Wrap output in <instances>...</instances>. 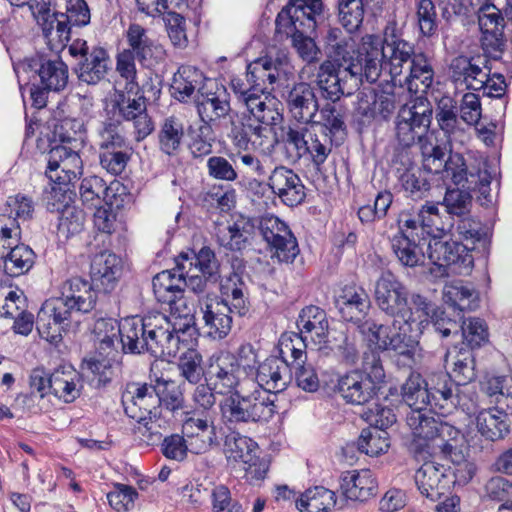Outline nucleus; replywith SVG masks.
<instances>
[{
  "instance_id": "4468645a",
  "label": "nucleus",
  "mask_w": 512,
  "mask_h": 512,
  "mask_svg": "<svg viewBox=\"0 0 512 512\" xmlns=\"http://www.w3.org/2000/svg\"><path fill=\"white\" fill-rule=\"evenodd\" d=\"M259 230L267 243L271 258L281 263H292L300 249L298 242L288 225L274 215L262 217Z\"/></svg>"
},
{
  "instance_id": "f3484780",
  "label": "nucleus",
  "mask_w": 512,
  "mask_h": 512,
  "mask_svg": "<svg viewBox=\"0 0 512 512\" xmlns=\"http://www.w3.org/2000/svg\"><path fill=\"white\" fill-rule=\"evenodd\" d=\"M125 413L136 422L160 418L159 397L155 384L130 383L122 394Z\"/></svg>"
},
{
  "instance_id": "5701e85b",
  "label": "nucleus",
  "mask_w": 512,
  "mask_h": 512,
  "mask_svg": "<svg viewBox=\"0 0 512 512\" xmlns=\"http://www.w3.org/2000/svg\"><path fill=\"white\" fill-rule=\"evenodd\" d=\"M288 65L287 52L272 48L265 56L248 64V77L255 84L257 90H267V85L275 84Z\"/></svg>"
},
{
  "instance_id": "9d476101",
  "label": "nucleus",
  "mask_w": 512,
  "mask_h": 512,
  "mask_svg": "<svg viewBox=\"0 0 512 512\" xmlns=\"http://www.w3.org/2000/svg\"><path fill=\"white\" fill-rule=\"evenodd\" d=\"M220 408L230 423L267 422L276 412L274 400L260 389L248 394L235 391L221 403Z\"/></svg>"
},
{
  "instance_id": "c03bdc74",
  "label": "nucleus",
  "mask_w": 512,
  "mask_h": 512,
  "mask_svg": "<svg viewBox=\"0 0 512 512\" xmlns=\"http://www.w3.org/2000/svg\"><path fill=\"white\" fill-rule=\"evenodd\" d=\"M457 385L447 376H439L435 379H431L429 384V398L430 409L440 410L442 414L450 413L453 408L459 403L458 396L455 393Z\"/></svg>"
},
{
  "instance_id": "2f4dec72",
  "label": "nucleus",
  "mask_w": 512,
  "mask_h": 512,
  "mask_svg": "<svg viewBox=\"0 0 512 512\" xmlns=\"http://www.w3.org/2000/svg\"><path fill=\"white\" fill-rule=\"evenodd\" d=\"M486 61L481 57L460 56L451 63V77L457 85H465L469 90H481L487 81Z\"/></svg>"
},
{
  "instance_id": "a19ab883",
  "label": "nucleus",
  "mask_w": 512,
  "mask_h": 512,
  "mask_svg": "<svg viewBox=\"0 0 512 512\" xmlns=\"http://www.w3.org/2000/svg\"><path fill=\"white\" fill-rule=\"evenodd\" d=\"M419 149L423 169L433 174H439L443 170L449 153H452L449 139H439L434 131L422 140Z\"/></svg>"
},
{
  "instance_id": "2eb2a0df",
  "label": "nucleus",
  "mask_w": 512,
  "mask_h": 512,
  "mask_svg": "<svg viewBox=\"0 0 512 512\" xmlns=\"http://www.w3.org/2000/svg\"><path fill=\"white\" fill-rule=\"evenodd\" d=\"M469 247L458 241H443L430 239L428 242V259L430 262L443 268L450 269L455 274H467L472 269L474 258Z\"/></svg>"
},
{
  "instance_id": "20e7f679",
  "label": "nucleus",
  "mask_w": 512,
  "mask_h": 512,
  "mask_svg": "<svg viewBox=\"0 0 512 512\" xmlns=\"http://www.w3.org/2000/svg\"><path fill=\"white\" fill-rule=\"evenodd\" d=\"M322 10V0H290L275 21L276 31L291 37L299 56L308 63L316 60L319 52L311 34Z\"/></svg>"
},
{
  "instance_id": "0e129e2a",
  "label": "nucleus",
  "mask_w": 512,
  "mask_h": 512,
  "mask_svg": "<svg viewBox=\"0 0 512 512\" xmlns=\"http://www.w3.org/2000/svg\"><path fill=\"white\" fill-rule=\"evenodd\" d=\"M458 106L456 101L449 97H441L436 106L435 118L438 126L446 137H450L459 129Z\"/></svg>"
},
{
  "instance_id": "473e14b6",
  "label": "nucleus",
  "mask_w": 512,
  "mask_h": 512,
  "mask_svg": "<svg viewBox=\"0 0 512 512\" xmlns=\"http://www.w3.org/2000/svg\"><path fill=\"white\" fill-rule=\"evenodd\" d=\"M31 67L38 74L40 84L53 92L65 89L68 84V66L59 56L37 55Z\"/></svg>"
},
{
  "instance_id": "c756f323",
  "label": "nucleus",
  "mask_w": 512,
  "mask_h": 512,
  "mask_svg": "<svg viewBox=\"0 0 512 512\" xmlns=\"http://www.w3.org/2000/svg\"><path fill=\"white\" fill-rule=\"evenodd\" d=\"M433 411L426 407L406 413V423L415 438L420 454L427 452L429 444L440 434L441 426L447 424L441 422L438 417H435Z\"/></svg>"
},
{
  "instance_id": "423d86ee",
  "label": "nucleus",
  "mask_w": 512,
  "mask_h": 512,
  "mask_svg": "<svg viewBox=\"0 0 512 512\" xmlns=\"http://www.w3.org/2000/svg\"><path fill=\"white\" fill-rule=\"evenodd\" d=\"M282 142L287 158L298 161L308 157L317 167L321 166L332 151V139L318 124H289L282 128Z\"/></svg>"
},
{
  "instance_id": "09e8293b",
  "label": "nucleus",
  "mask_w": 512,
  "mask_h": 512,
  "mask_svg": "<svg viewBox=\"0 0 512 512\" xmlns=\"http://www.w3.org/2000/svg\"><path fill=\"white\" fill-rule=\"evenodd\" d=\"M79 190L82 202L89 207H98L102 204L113 205L114 194L112 188L101 177L90 176L84 178Z\"/></svg>"
},
{
  "instance_id": "393cba45",
  "label": "nucleus",
  "mask_w": 512,
  "mask_h": 512,
  "mask_svg": "<svg viewBox=\"0 0 512 512\" xmlns=\"http://www.w3.org/2000/svg\"><path fill=\"white\" fill-rule=\"evenodd\" d=\"M267 184L273 194L289 207L301 204L306 198V189L299 175L286 166L275 167Z\"/></svg>"
},
{
  "instance_id": "7ed1b4c3",
  "label": "nucleus",
  "mask_w": 512,
  "mask_h": 512,
  "mask_svg": "<svg viewBox=\"0 0 512 512\" xmlns=\"http://www.w3.org/2000/svg\"><path fill=\"white\" fill-rule=\"evenodd\" d=\"M173 319L172 322L160 312L125 318L124 335L129 339V352H148L156 358L176 357L186 346L184 336H192L195 331V318L191 311H186Z\"/></svg>"
},
{
  "instance_id": "a878e982",
  "label": "nucleus",
  "mask_w": 512,
  "mask_h": 512,
  "mask_svg": "<svg viewBox=\"0 0 512 512\" xmlns=\"http://www.w3.org/2000/svg\"><path fill=\"white\" fill-rule=\"evenodd\" d=\"M284 100L290 116L296 124L314 123L319 110V103L314 88L305 82L297 83L290 88Z\"/></svg>"
},
{
  "instance_id": "9b49d317",
  "label": "nucleus",
  "mask_w": 512,
  "mask_h": 512,
  "mask_svg": "<svg viewBox=\"0 0 512 512\" xmlns=\"http://www.w3.org/2000/svg\"><path fill=\"white\" fill-rule=\"evenodd\" d=\"M442 178H449L456 186L467 190H478L480 195L487 201L490 199V184L495 169L485 158H481L478 166H469L463 155L460 153H449L444 163L443 170L440 171Z\"/></svg>"
},
{
  "instance_id": "ddd939ff",
  "label": "nucleus",
  "mask_w": 512,
  "mask_h": 512,
  "mask_svg": "<svg viewBox=\"0 0 512 512\" xmlns=\"http://www.w3.org/2000/svg\"><path fill=\"white\" fill-rule=\"evenodd\" d=\"M69 54L76 60L74 71L80 81L90 85L105 78L109 69V54L100 47H89L83 39H75L68 48Z\"/></svg>"
},
{
  "instance_id": "f704fd0d",
  "label": "nucleus",
  "mask_w": 512,
  "mask_h": 512,
  "mask_svg": "<svg viewBox=\"0 0 512 512\" xmlns=\"http://www.w3.org/2000/svg\"><path fill=\"white\" fill-rule=\"evenodd\" d=\"M339 313L345 321L358 325L364 324L370 308L371 300L368 293L361 287L347 286L337 299Z\"/></svg>"
},
{
  "instance_id": "69168bd1",
  "label": "nucleus",
  "mask_w": 512,
  "mask_h": 512,
  "mask_svg": "<svg viewBox=\"0 0 512 512\" xmlns=\"http://www.w3.org/2000/svg\"><path fill=\"white\" fill-rule=\"evenodd\" d=\"M422 223V236H432V239H440L441 234L450 231L454 227L452 222H444L435 204L423 205L420 209Z\"/></svg>"
},
{
  "instance_id": "37998d69",
  "label": "nucleus",
  "mask_w": 512,
  "mask_h": 512,
  "mask_svg": "<svg viewBox=\"0 0 512 512\" xmlns=\"http://www.w3.org/2000/svg\"><path fill=\"white\" fill-rule=\"evenodd\" d=\"M445 366L451 364V374L458 385H465L473 381L475 373V356L471 349L460 346L452 351L447 350L444 355Z\"/></svg>"
},
{
  "instance_id": "1a4fd4ad",
  "label": "nucleus",
  "mask_w": 512,
  "mask_h": 512,
  "mask_svg": "<svg viewBox=\"0 0 512 512\" xmlns=\"http://www.w3.org/2000/svg\"><path fill=\"white\" fill-rule=\"evenodd\" d=\"M279 356H271L260 363L256 369L255 380L258 389L267 393H280L292 381L291 357L301 360V348L292 344L289 337H281L278 344Z\"/></svg>"
},
{
  "instance_id": "ea45409f",
  "label": "nucleus",
  "mask_w": 512,
  "mask_h": 512,
  "mask_svg": "<svg viewBox=\"0 0 512 512\" xmlns=\"http://www.w3.org/2000/svg\"><path fill=\"white\" fill-rule=\"evenodd\" d=\"M238 103L244 106L250 116L261 124L276 125L282 119V115L275 107L274 99L265 94V90H252Z\"/></svg>"
},
{
  "instance_id": "4c0bfd02",
  "label": "nucleus",
  "mask_w": 512,
  "mask_h": 512,
  "mask_svg": "<svg viewBox=\"0 0 512 512\" xmlns=\"http://www.w3.org/2000/svg\"><path fill=\"white\" fill-rule=\"evenodd\" d=\"M124 334V319L118 323L113 318H100L93 327L94 344L100 354L109 355L119 343L125 352H129V339Z\"/></svg>"
},
{
  "instance_id": "58836bf2",
  "label": "nucleus",
  "mask_w": 512,
  "mask_h": 512,
  "mask_svg": "<svg viewBox=\"0 0 512 512\" xmlns=\"http://www.w3.org/2000/svg\"><path fill=\"white\" fill-rule=\"evenodd\" d=\"M391 247L399 263L404 267L415 268L424 264L426 259L425 248L428 250L426 236L413 238L403 235H393Z\"/></svg>"
},
{
  "instance_id": "bf43d9fd",
  "label": "nucleus",
  "mask_w": 512,
  "mask_h": 512,
  "mask_svg": "<svg viewBox=\"0 0 512 512\" xmlns=\"http://www.w3.org/2000/svg\"><path fill=\"white\" fill-rule=\"evenodd\" d=\"M218 243L232 251H240L246 247L250 237L249 226L244 222L219 226L216 233Z\"/></svg>"
},
{
  "instance_id": "bb28decb",
  "label": "nucleus",
  "mask_w": 512,
  "mask_h": 512,
  "mask_svg": "<svg viewBox=\"0 0 512 512\" xmlns=\"http://www.w3.org/2000/svg\"><path fill=\"white\" fill-rule=\"evenodd\" d=\"M71 320L61 302L48 299L38 312L36 328L41 338L56 344L62 339L64 327L68 326Z\"/></svg>"
},
{
  "instance_id": "7c9ffc66",
  "label": "nucleus",
  "mask_w": 512,
  "mask_h": 512,
  "mask_svg": "<svg viewBox=\"0 0 512 512\" xmlns=\"http://www.w3.org/2000/svg\"><path fill=\"white\" fill-rule=\"evenodd\" d=\"M240 365L237 358L229 352L213 356L209 374L213 389L219 394L230 393L239 384Z\"/></svg>"
},
{
  "instance_id": "8fccbe9b",
  "label": "nucleus",
  "mask_w": 512,
  "mask_h": 512,
  "mask_svg": "<svg viewBox=\"0 0 512 512\" xmlns=\"http://www.w3.org/2000/svg\"><path fill=\"white\" fill-rule=\"evenodd\" d=\"M402 398L408 405L409 411L419 410L428 407L429 383L421 374L412 372L402 385Z\"/></svg>"
},
{
  "instance_id": "6ab92c4d",
  "label": "nucleus",
  "mask_w": 512,
  "mask_h": 512,
  "mask_svg": "<svg viewBox=\"0 0 512 512\" xmlns=\"http://www.w3.org/2000/svg\"><path fill=\"white\" fill-rule=\"evenodd\" d=\"M93 282L81 277L67 279L61 286V297L51 298L59 301L67 309V315L91 312L97 302V291Z\"/></svg>"
},
{
  "instance_id": "e433bc0d",
  "label": "nucleus",
  "mask_w": 512,
  "mask_h": 512,
  "mask_svg": "<svg viewBox=\"0 0 512 512\" xmlns=\"http://www.w3.org/2000/svg\"><path fill=\"white\" fill-rule=\"evenodd\" d=\"M175 263L176 269L202 273L211 282H218L221 277L218 260L209 247H202L198 253L192 250L181 252Z\"/></svg>"
},
{
  "instance_id": "603ef678",
  "label": "nucleus",
  "mask_w": 512,
  "mask_h": 512,
  "mask_svg": "<svg viewBox=\"0 0 512 512\" xmlns=\"http://www.w3.org/2000/svg\"><path fill=\"white\" fill-rule=\"evenodd\" d=\"M506 418L507 415L502 412L483 410L476 417V426L487 440L497 441L503 439L509 432Z\"/></svg>"
},
{
  "instance_id": "052dcab7",
  "label": "nucleus",
  "mask_w": 512,
  "mask_h": 512,
  "mask_svg": "<svg viewBox=\"0 0 512 512\" xmlns=\"http://www.w3.org/2000/svg\"><path fill=\"white\" fill-rule=\"evenodd\" d=\"M369 0H338V17L348 33L359 30Z\"/></svg>"
},
{
  "instance_id": "e2e57ef3",
  "label": "nucleus",
  "mask_w": 512,
  "mask_h": 512,
  "mask_svg": "<svg viewBox=\"0 0 512 512\" xmlns=\"http://www.w3.org/2000/svg\"><path fill=\"white\" fill-rule=\"evenodd\" d=\"M390 446L388 432L384 429L368 427L362 430L358 441V450L369 456H378Z\"/></svg>"
},
{
  "instance_id": "f8f14e48",
  "label": "nucleus",
  "mask_w": 512,
  "mask_h": 512,
  "mask_svg": "<svg viewBox=\"0 0 512 512\" xmlns=\"http://www.w3.org/2000/svg\"><path fill=\"white\" fill-rule=\"evenodd\" d=\"M361 64H337L325 60L317 73V86L324 98L336 102L343 95H351L365 80Z\"/></svg>"
},
{
  "instance_id": "aec40b11",
  "label": "nucleus",
  "mask_w": 512,
  "mask_h": 512,
  "mask_svg": "<svg viewBox=\"0 0 512 512\" xmlns=\"http://www.w3.org/2000/svg\"><path fill=\"white\" fill-rule=\"evenodd\" d=\"M46 176L51 182L69 185L82 174V160L79 154L65 145H57L47 154Z\"/></svg>"
},
{
  "instance_id": "de8ad7c7",
  "label": "nucleus",
  "mask_w": 512,
  "mask_h": 512,
  "mask_svg": "<svg viewBox=\"0 0 512 512\" xmlns=\"http://www.w3.org/2000/svg\"><path fill=\"white\" fill-rule=\"evenodd\" d=\"M336 505L335 492L323 486L307 489L296 500V508L300 512H327Z\"/></svg>"
},
{
  "instance_id": "a211bd4d",
  "label": "nucleus",
  "mask_w": 512,
  "mask_h": 512,
  "mask_svg": "<svg viewBox=\"0 0 512 512\" xmlns=\"http://www.w3.org/2000/svg\"><path fill=\"white\" fill-rule=\"evenodd\" d=\"M478 23L482 32V48L488 57L501 58L505 46L504 17L492 3H485L478 9Z\"/></svg>"
},
{
  "instance_id": "6e6d98bb",
  "label": "nucleus",
  "mask_w": 512,
  "mask_h": 512,
  "mask_svg": "<svg viewBox=\"0 0 512 512\" xmlns=\"http://www.w3.org/2000/svg\"><path fill=\"white\" fill-rule=\"evenodd\" d=\"M35 257L34 251L29 246L15 245L6 256H2L5 272L12 277L23 275L33 267Z\"/></svg>"
},
{
  "instance_id": "774afa93",
  "label": "nucleus",
  "mask_w": 512,
  "mask_h": 512,
  "mask_svg": "<svg viewBox=\"0 0 512 512\" xmlns=\"http://www.w3.org/2000/svg\"><path fill=\"white\" fill-rule=\"evenodd\" d=\"M186 345H188L186 343ZM179 356L178 369L180 375L191 384H197L204 376V369L202 366V355L196 349L184 347Z\"/></svg>"
},
{
  "instance_id": "5fc2aeb1",
  "label": "nucleus",
  "mask_w": 512,
  "mask_h": 512,
  "mask_svg": "<svg viewBox=\"0 0 512 512\" xmlns=\"http://www.w3.org/2000/svg\"><path fill=\"white\" fill-rule=\"evenodd\" d=\"M443 300L454 310L463 312L477 307L478 294L474 289L461 282H453L444 286Z\"/></svg>"
},
{
  "instance_id": "b1692460",
  "label": "nucleus",
  "mask_w": 512,
  "mask_h": 512,
  "mask_svg": "<svg viewBox=\"0 0 512 512\" xmlns=\"http://www.w3.org/2000/svg\"><path fill=\"white\" fill-rule=\"evenodd\" d=\"M200 304L206 333L213 339L225 338L232 327V314H237L234 307L217 296H207Z\"/></svg>"
},
{
  "instance_id": "f03ea898",
  "label": "nucleus",
  "mask_w": 512,
  "mask_h": 512,
  "mask_svg": "<svg viewBox=\"0 0 512 512\" xmlns=\"http://www.w3.org/2000/svg\"><path fill=\"white\" fill-rule=\"evenodd\" d=\"M365 81L375 83L382 70L391 76L394 85L405 86L412 94L426 93L434 80L431 59L423 52H416L414 44L400 41L390 46H381L376 35L364 36Z\"/></svg>"
},
{
  "instance_id": "dca6fc26",
  "label": "nucleus",
  "mask_w": 512,
  "mask_h": 512,
  "mask_svg": "<svg viewBox=\"0 0 512 512\" xmlns=\"http://www.w3.org/2000/svg\"><path fill=\"white\" fill-rule=\"evenodd\" d=\"M125 90L116 94L114 108L124 120L133 122L136 139L141 141L151 134L154 124L147 114L146 99L139 85L137 84V88L130 89L126 81Z\"/></svg>"
},
{
  "instance_id": "13d9d810",
  "label": "nucleus",
  "mask_w": 512,
  "mask_h": 512,
  "mask_svg": "<svg viewBox=\"0 0 512 512\" xmlns=\"http://www.w3.org/2000/svg\"><path fill=\"white\" fill-rule=\"evenodd\" d=\"M364 47V36L362 37L361 44L354 52V41L352 37L346 36L340 42L331 44L328 48L329 60L336 62L337 64H361V68H364V59L366 52ZM364 71V69H362Z\"/></svg>"
},
{
  "instance_id": "72a5a7b5",
  "label": "nucleus",
  "mask_w": 512,
  "mask_h": 512,
  "mask_svg": "<svg viewBox=\"0 0 512 512\" xmlns=\"http://www.w3.org/2000/svg\"><path fill=\"white\" fill-rule=\"evenodd\" d=\"M340 489L347 499L365 502L377 495L378 483L371 470H352L342 473Z\"/></svg>"
},
{
  "instance_id": "680f3d73",
  "label": "nucleus",
  "mask_w": 512,
  "mask_h": 512,
  "mask_svg": "<svg viewBox=\"0 0 512 512\" xmlns=\"http://www.w3.org/2000/svg\"><path fill=\"white\" fill-rule=\"evenodd\" d=\"M406 165L407 167L399 175L401 186L412 199H422L430 190V183L422 171L412 165L409 158Z\"/></svg>"
},
{
  "instance_id": "864d4df0",
  "label": "nucleus",
  "mask_w": 512,
  "mask_h": 512,
  "mask_svg": "<svg viewBox=\"0 0 512 512\" xmlns=\"http://www.w3.org/2000/svg\"><path fill=\"white\" fill-rule=\"evenodd\" d=\"M395 110L394 96L385 92L365 94L359 100L358 111L367 118L387 119Z\"/></svg>"
},
{
  "instance_id": "a18cd8bd",
  "label": "nucleus",
  "mask_w": 512,
  "mask_h": 512,
  "mask_svg": "<svg viewBox=\"0 0 512 512\" xmlns=\"http://www.w3.org/2000/svg\"><path fill=\"white\" fill-rule=\"evenodd\" d=\"M292 344L297 348H301L302 354L301 360H297L294 357L290 359V367L291 371L294 370L296 384L303 391L316 392L320 386V381L313 365L306 363V348L308 344L303 343L296 336L292 337Z\"/></svg>"
},
{
  "instance_id": "6e6552de",
  "label": "nucleus",
  "mask_w": 512,
  "mask_h": 512,
  "mask_svg": "<svg viewBox=\"0 0 512 512\" xmlns=\"http://www.w3.org/2000/svg\"><path fill=\"white\" fill-rule=\"evenodd\" d=\"M433 108L427 98L416 97L403 105L395 119L394 136L399 147L406 149L417 144L430 133Z\"/></svg>"
},
{
  "instance_id": "cd10ccee",
  "label": "nucleus",
  "mask_w": 512,
  "mask_h": 512,
  "mask_svg": "<svg viewBox=\"0 0 512 512\" xmlns=\"http://www.w3.org/2000/svg\"><path fill=\"white\" fill-rule=\"evenodd\" d=\"M448 472L449 468L444 465L426 460L414 476L420 493L432 501L439 499L448 491L452 482Z\"/></svg>"
},
{
  "instance_id": "4d7b16f0",
  "label": "nucleus",
  "mask_w": 512,
  "mask_h": 512,
  "mask_svg": "<svg viewBox=\"0 0 512 512\" xmlns=\"http://www.w3.org/2000/svg\"><path fill=\"white\" fill-rule=\"evenodd\" d=\"M183 138V124L174 117L166 118L158 133L160 150L169 156L175 155L181 147Z\"/></svg>"
},
{
  "instance_id": "79ce46f5",
  "label": "nucleus",
  "mask_w": 512,
  "mask_h": 512,
  "mask_svg": "<svg viewBox=\"0 0 512 512\" xmlns=\"http://www.w3.org/2000/svg\"><path fill=\"white\" fill-rule=\"evenodd\" d=\"M209 79L196 67L181 66L173 75L170 86L171 94L178 101L185 102L194 94L195 90L198 92L197 95H200V88Z\"/></svg>"
},
{
  "instance_id": "c85d7f7f",
  "label": "nucleus",
  "mask_w": 512,
  "mask_h": 512,
  "mask_svg": "<svg viewBox=\"0 0 512 512\" xmlns=\"http://www.w3.org/2000/svg\"><path fill=\"white\" fill-rule=\"evenodd\" d=\"M468 449L464 434L454 426H441L440 434L429 444L427 454L449 459L452 463L460 464L465 460Z\"/></svg>"
},
{
  "instance_id": "3c124183",
  "label": "nucleus",
  "mask_w": 512,
  "mask_h": 512,
  "mask_svg": "<svg viewBox=\"0 0 512 512\" xmlns=\"http://www.w3.org/2000/svg\"><path fill=\"white\" fill-rule=\"evenodd\" d=\"M220 292L222 296L231 298V306L234 307L239 316L245 315L248 311L246 294L247 286L238 272H230L220 277Z\"/></svg>"
},
{
  "instance_id": "338daca9",
  "label": "nucleus",
  "mask_w": 512,
  "mask_h": 512,
  "mask_svg": "<svg viewBox=\"0 0 512 512\" xmlns=\"http://www.w3.org/2000/svg\"><path fill=\"white\" fill-rule=\"evenodd\" d=\"M85 213L75 206H66L60 213L57 233L60 238L69 239L81 233L85 225Z\"/></svg>"
},
{
  "instance_id": "0eeeda50",
  "label": "nucleus",
  "mask_w": 512,
  "mask_h": 512,
  "mask_svg": "<svg viewBox=\"0 0 512 512\" xmlns=\"http://www.w3.org/2000/svg\"><path fill=\"white\" fill-rule=\"evenodd\" d=\"M385 379L378 353H365L363 370H353L338 378L336 391L347 403L365 405L373 400Z\"/></svg>"
},
{
  "instance_id": "f257e3e1",
  "label": "nucleus",
  "mask_w": 512,
  "mask_h": 512,
  "mask_svg": "<svg viewBox=\"0 0 512 512\" xmlns=\"http://www.w3.org/2000/svg\"><path fill=\"white\" fill-rule=\"evenodd\" d=\"M374 298L379 309L393 318L391 325L372 320L362 324L361 333L380 348L393 350L412 359L418 340L429 325V303L419 294L412 296L414 307H408V292L391 272H383L375 283Z\"/></svg>"
},
{
  "instance_id": "412c9836",
  "label": "nucleus",
  "mask_w": 512,
  "mask_h": 512,
  "mask_svg": "<svg viewBox=\"0 0 512 512\" xmlns=\"http://www.w3.org/2000/svg\"><path fill=\"white\" fill-rule=\"evenodd\" d=\"M299 333L283 334L281 337L296 336L303 343L308 341L317 346L318 350H326L328 343L329 322L326 312L318 306L310 305L303 308L297 319Z\"/></svg>"
},
{
  "instance_id": "49530a36",
  "label": "nucleus",
  "mask_w": 512,
  "mask_h": 512,
  "mask_svg": "<svg viewBox=\"0 0 512 512\" xmlns=\"http://www.w3.org/2000/svg\"><path fill=\"white\" fill-rule=\"evenodd\" d=\"M257 448L255 441L237 432H231L225 437L224 453L228 460L249 465L255 464Z\"/></svg>"
},
{
  "instance_id": "4be33fe9",
  "label": "nucleus",
  "mask_w": 512,
  "mask_h": 512,
  "mask_svg": "<svg viewBox=\"0 0 512 512\" xmlns=\"http://www.w3.org/2000/svg\"><path fill=\"white\" fill-rule=\"evenodd\" d=\"M196 107L203 123L210 124L230 115V96L226 88L214 79H209L200 88Z\"/></svg>"
},
{
  "instance_id": "39448f33",
  "label": "nucleus",
  "mask_w": 512,
  "mask_h": 512,
  "mask_svg": "<svg viewBox=\"0 0 512 512\" xmlns=\"http://www.w3.org/2000/svg\"><path fill=\"white\" fill-rule=\"evenodd\" d=\"M127 48L116 56V72L128 82L130 89L137 88L136 61L144 68H153L164 61L166 51L149 31L137 23L129 25L125 33Z\"/></svg>"
},
{
  "instance_id": "c9c22d12",
  "label": "nucleus",
  "mask_w": 512,
  "mask_h": 512,
  "mask_svg": "<svg viewBox=\"0 0 512 512\" xmlns=\"http://www.w3.org/2000/svg\"><path fill=\"white\" fill-rule=\"evenodd\" d=\"M121 268V259L117 255L109 251H102L92 258L91 281L97 289L108 293L115 288Z\"/></svg>"
}]
</instances>
